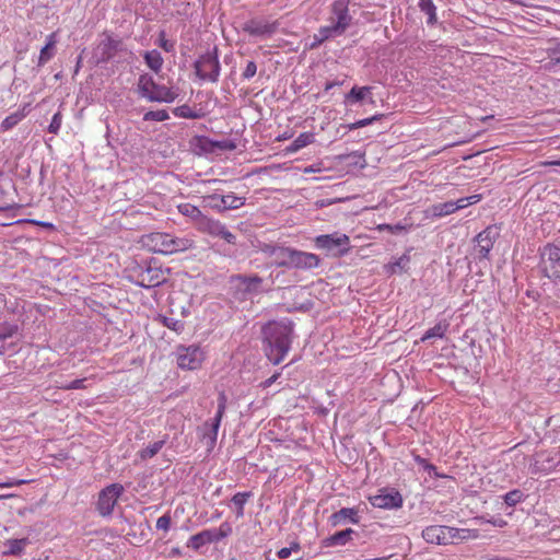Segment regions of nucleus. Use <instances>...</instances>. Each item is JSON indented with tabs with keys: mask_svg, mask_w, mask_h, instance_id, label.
Listing matches in <instances>:
<instances>
[{
	"mask_svg": "<svg viewBox=\"0 0 560 560\" xmlns=\"http://www.w3.org/2000/svg\"><path fill=\"white\" fill-rule=\"evenodd\" d=\"M218 404L228 405V397L224 392H221L218 396Z\"/></svg>",
	"mask_w": 560,
	"mask_h": 560,
	"instance_id": "59",
	"label": "nucleus"
},
{
	"mask_svg": "<svg viewBox=\"0 0 560 560\" xmlns=\"http://www.w3.org/2000/svg\"><path fill=\"white\" fill-rule=\"evenodd\" d=\"M279 28L278 21H269L262 18H254L246 21L242 30L252 37L267 38L272 36Z\"/></svg>",
	"mask_w": 560,
	"mask_h": 560,
	"instance_id": "10",
	"label": "nucleus"
},
{
	"mask_svg": "<svg viewBox=\"0 0 560 560\" xmlns=\"http://www.w3.org/2000/svg\"><path fill=\"white\" fill-rule=\"evenodd\" d=\"M477 248L480 258H488L490 250L493 247L494 240L491 236V228H488L480 232L476 236Z\"/></svg>",
	"mask_w": 560,
	"mask_h": 560,
	"instance_id": "20",
	"label": "nucleus"
},
{
	"mask_svg": "<svg viewBox=\"0 0 560 560\" xmlns=\"http://www.w3.org/2000/svg\"><path fill=\"white\" fill-rule=\"evenodd\" d=\"M329 524L334 527L343 526L347 524H355L359 522L358 509L342 508L334 512L329 518Z\"/></svg>",
	"mask_w": 560,
	"mask_h": 560,
	"instance_id": "17",
	"label": "nucleus"
},
{
	"mask_svg": "<svg viewBox=\"0 0 560 560\" xmlns=\"http://www.w3.org/2000/svg\"><path fill=\"white\" fill-rule=\"evenodd\" d=\"M315 245L319 249L332 253L335 256H343L350 250V238L346 234H323L315 237Z\"/></svg>",
	"mask_w": 560,
	"mask_h": 560,
	"instance_id": "6",
	"label": "nucleus"
},
{
	"mask_svg": "<svg viewBox=\"0 0 560 560\" xmlns=\"http://www.w3.org/2000/svg\"><path fill=\"white\" fill-rule=\"evenodd\" d=\"M292 258L290 268L296 269H313L318 267L320 262L317 255L298 249L292 254Z\"/></svg>",
	"mask_w": 560,
	"mask_h": 560,
	"instance_id": "18",
	"label": "nucleus"
},
{
	"mask_svg": "<svg viewBox=\"0 0 560 560\" xmlns=\"http://www.w3.org/2000/svg\"><path fill=\"white\" fill-rule=\"evenodd\" d=\"M221 205H214V210L222 212L229 209H238L245 203V198L238 197L233 192L228 195H222Z\"/></svg>",
	"mask_w": 560,
	"mask_h": 560,
	"instance_id": "22",
	"label": "nucleus"
},
{
	"mask_svg": "<svg viewBox=\"0 0 560 560\" xmlns=\"http://www.w3.org/2000/svg\"><path fill=\"white\" fill-rule=\"evenodd\" d=\"M175 357L176 364L180 370L196 371L202 366L206 352L199 345H179L176 347Z\"/></svg>",
	"mask_w": 560,
	"mask_h": 560,
	"instance_id": "4",
	"label": "nucleus"
},
{
	"mask_svg": "<svg viewBox=\"0 0 560 560\" xmlns=\"http://www.w3.org/2000/svg\"><path fill=\"white\" fill-rule=\"evenodd\" d=\"M315 141V136L313 132H302L296 139L287 148L288 153H295L301 149L312 144Z\"/></svg>",
	"mask_w": 560,
	"mask_h": 560,
	"instance_id": "25",
	"label": "nucleus"
},
{
	"mask_svg": "<svg viewBox=\"0 0 560 560\" xmlns=\"http://www.w3.org/2000/svg\"><path fill=\"white\" fill-rule=\"evenodd\" d=\"M171 516L168 514H164L162 516H160L156 521V528L158 529H163V530H168L170 526H171Z\"/></svg>",
	"mask_w": 560,
	"mask_h": 560,
	"instance_id": "49",
	"label": "nucleus"
},
{
	"mask_svg": "<svg viewBox=\"0 0 560 560\" xmlns=\"http://www.w3.org/2000/svg\"><path fill=\"white\" fill-rule=\"evenodd\" d=\"M383 117V114H378V115H374L370 118H364V119H360V120H357L354 122H351L348 125V129L349 130H355V129H359V128H363L370 124H372L373 121L375 120H378Z\"/></svg>",
	"mask_w": 560,
	"mask_h": 560,
	"instance_id": "40",
	"label": "nucleus"
},
{
	"mask_svg": "<svg viewBox=\"0 0 560 560\" xmlns=\"http://www.w3.org/2000/svg\"><path fill=\"white\" fill-rule=\"evenodd\" d=\"M447 323H438L425 331V334L421 337V341H425L431 338H443L445 336V332L447 331Z\"/></svg>",
	"mask_w": 560,
	"mask_h": 560,
	"instance_id": "30",
	"label": "nucleus"
},
{
	"mask_svg": "<svg viewBox=\"0 0 560 560\" xmlns=\"http://www.w3.org/2000/svg\"><path fill=\"white\" fill-rule=\"evenodd\" d=\"M368 499L374 508L384 510L399 509L404 502L400 492H380L375 495H370Z\"/></svg>",
	"mask_w": 560,
	"mask_h": 560,
	"instance_id": "16",
	"label": "nucleus"
},
{
	"mask_svg": "<svg viewBox=\"0 0 560 560\" xmlns=\"http://www.w3.org/2000/svg\"><path fill=\"white\" fill-rule=\"evenodd\" d=\"M256 72H257V65L254 61H248L243 73H242V77L244 79H250L256 74Z\"/></svg>",
	"mask_w": 560,
	"mask_h": 560,
	"instance_id": "48",
	"label": "nucleus"
},
{
	"mask_svg": "<svg viewBox=\"0 0 560 560\" xmlns=\"http://www.w3.org/2000/svg\"><path fill=\"white\" fill-rule=\"evenodd\" d=\"M236 280L245 292H257L262 283V279L258 276H237Z\"/></svg>",
	"mask_w": 560,
	"mask_h": 560,
	"instance_id": "26",
	"label": "nucleus"
},
{
	"mask_svg": "<svg viewBox=\"0 0 560 560\" xmlns=\"http://www.w3.org/2000/svg\"><path fill=\"white\" fill-rule=\"evenodd\" d=\"M144 60H145L147 66L151 70H153L155 73H158L162 69L163 58L158 50L153 49V50L147 51L144 54Z\"/></svg>",
	"mask_w": 560,
	"mask_h": 560,
	"instance_id": "28",
	"label": "nucleus"
},
{
	"mask_svg": "<svg viewBox=\"0 0 560 560\" xmlns=\"http://www.w3.org/2000/svg\"><path fill=\"white\" fill-rule=\"evenodd\" d=\"M277 377H278V374H275V375H272L271 377H269V378L265 382V386H270L272 383H275V382H276Z\"/></svg>",
	"mask_w": 560,
	"mask_h": 560,
	"instance_id": "64",
	"label": "nucleus"
},
{
	"mask_svg": "<svg viewBox=\"0 0 560 560\" xmlns=\"http://www.w3.org/2000/svg\"><path fill=\"white\" fill-rule=\"evenodd\" d=\"M354 534L352 528H346L339 532H336L335 534L330 535L329 537H326L323 540V545L325 547H331V546H345L350 540H352V535Z\"/></svg>",
	"mask_w": 560,
	"mask_h": 560,
	"instance_id": "21",
	"label": "nucleus"
},
{
	"mask_svg": "<svg viewBox=\"0 0 560 560\" xmlns=\"http://www.w3.org/2000/svg\"><path fill=\"white\" fill-rule=\"evenodd\" d=\"M413 460L416 462L419 470H423V468H425V466L429 464V462L425 458L417 454H413Z\"/></svg>",
	"mask_w": 560,
	"mask_h": 560,
	"instance_id": "52",
	"label": "nucleus"
},
{
	"mask_svg": "<svg viewBox=\"0 0 560 560\" xmlns=\"http://www.w3.org/2000/svg\"><path fill=\"white\" fill-rule=\"evenodd\" d=\"M423 539L429 544L455 545L477 539L480 533L475 528H456L443 525H431L422 530Z\"/></svg>",
	"mask_w": 560,
	"mask_h": 560,
	"instance_id": "3",
	"label": "nucleus"
},
{
	"mask_svg": "<svg viewBox=\"0 0 560 560\" xmlns=\"http://www.w3.org/2000/svg\"><path fill=\"white\" fill-rule=\"evenodd\" d=\"M54 49L45 45L39 52L38 66L46 65L54 57Z\"/></svg>",
	"mask_w": 560,
	"mask_h": 560,
	"instance_id": "43",
	"label": "nucleus"
},
{
	"mask_svg": "<svg viewBox=\"0 0 560 560\" xmlns=\"http://www.w3.org/2000/svg\"><path fill=\"white\" fill-rule=\"evenodd\" d=\"M19 330L18 325L8 322L0 323V340L13 337Z\"/></svg>",
	"mask_w": 560,
	"mask_h": 560,
	"instance_id": "36",
	"label": "nucleus"
},
{
	"mask_svg": "<svg viewBox=\"0 0 560 560\" xmlns=\"http://www.w3.org/2000/svg\"><path fill=\"white\" fill-rule=\"evenodd\" d=\"M174 114L177 117L187 119H197L203 116V113L201 110H196L188 105L178 106L177 108H175Z\"/></svg>",
	"mask_w": 560,
	"mask_h": 560,
	"instance_id": "32",
	"label": "nucleus"
},
{
	"mask_svg": "<svg viewBox=\"0 0 560 560\" xmlns=\"http://www.w3.org/2000/svg\"><path fill=\"white\" fill-rule=\"evenodd\" d=\"M27 222L37 226H42L44 229L55 230V225L50 222H44L38 220H28Z\"/></svg>",
	"mask_w": 560,
	"mask_h": 560,
	"instance_id": "54",
	"label": "nucleus"
},
{
	"mask_svg": "<svg viewBox=\"0 0 560 560\" xmlns=\"http://www.w3.org/2000/svg\"><path fill=\"white\" fill-rule=\"evenodd\" d=\"M161 322L162 324L167 327L168 329L177 332V334H180L183 330H184V323L179 319H175V318H172V317H162L161 318Z\"/></svg>",
	"mask_w": 560,
	"mask_h": 560,
	"instance_id": "38",
	"label": "nucleus"
},
{
	"mask_svg": "<svg viewBox=\"0 0 560 560\" xmlns=\"http://www.w3.org/2000/svg\"><path fill=\"white\" fill-rule=\"evenodd\" d=\"M177 209H178V212L180 214H183L184 217H187L189 218L194 224H195V228L198 225V222H200V220L202 219V217L205 215L198 207L189 203V202H185V203H180L177 206Z\"/></svg>",
	"mask_w": 560,
	"mask_h": 560,
	"instance_id": "24",
	"label": "nucleus"
},
{
	"mask_svg": "<svg viewBox=\"0 0 560 560\" xmlns=\"http://www.w3.org/2000/svg\"><path fill=\"white\" fill-rule=\"evenodd\" d=\"M423 471L427 472L430 477H433V478H450L448 476L446 475H443V474H440L438 471V468L429 463L425 468H423Z\"/></svg>",
	"mask_w": 560,
	"mask_h": 560,
	"instance_id": "50",
	"label": "nucleus"
},
{
	"mask_svg": "<svg viewBox=\"0 0 560 560\" xmlns=\"http://www.w3.org/2000/svg\"><path fill=\"white\" fill-rule=\"evenodd\" d=\"M121 40L115 38L112 34L103 33V38L94 48L95 62L105 63L109 61L119 51Z\"/></svg>",
	"mask_w": 560,
	"mask_h": 560,
	"instance_id": "11",
	"label": "nucleus"
},
{
	"mask_svg": "<svg viewBox=\"0 0 560 560\" xmlns=\"http://www.w3.org/2000/svg\"><path fill=\"white\" fill-rule=\"evenodd\" d=\"M341 84H342V82H340V81H329V82H327V83L325 84V91H326V92H328V91H330L332 88H335V86H339V85H341Z\"/></svg>",
	"mask_w": 560,
	"mask_h": 560,
	"instance_id": "58",
	"label": "nucleus"
},
{
	"mask_svg": "<svg viewBox=\"0 0 560 560\" xmlns=\"http://www.w3.org/2000/svg\"><path fill=\"white\" fill-rule=\"evenodd\" d=\"M226 405L218 404V410L212 419V439H215L219 432V428L222 421V418L225 413Z\"/></svg>",
	"mask_w": 560,
	"mask_h": 560,
	"instance_id": "37",
	"label": "nucleus"
},
{
	"mask_svg": "<svg viewBox=\"0 0 560 560\" xmlns=\"http://www.w3.org/2000/svg\"><path fill=\"white\" fill-rule=\"evenodd\" d=\"M30 539L27 537L21 539H9L5 541V546H8V550L3 553L5 556H14L20 557L25 547L30 544Z\"/></svg>",
	"mask_w": 560,
	"mask_h": 560,
	"instance_id": "27",
	"label": "nucleus"
},
{
	"mask_svg": "<svg viewBox=\"0 0 560 560\" xmlns=\"http://www.w3.org/2000/svg\"><path fill=\"white\" fill-rule=\"evenodd\" d=\"M296 249L290 247H280L275 253L277 255L278 261L277 265L279 267H288L291 266L292 254L295 253Z\"/></svg>",
	"mask_w": 560,
	"mask_h": 560,
	"instance_id": "31",
	"label": "nucleus"
},
{
	"mask_svg": "<svg viewBox=\"0 0 560 560\" xmlns=\"http://www.w3.org/2000/svg\"><path fill=\"white\" fill-rule=\"evenodd\" d=\"M104 490H110V491L122 490V487L117 483H113V485L107 486Z\"/></svg>",
	"mask_w": 560,
	"mask_h": 560,
	"instance_id": "61",
	"label": "nucleus"
},
{
	"mask_svg": "<svg viewBox=\"0 0 560 560\" xmlns=\"http://www.w3.org/2000/svg\"><path fill=\"white\" fill-rule=\"evenodd\" d=\"M85 378L74 380L68 384H63L58 386V388L63 390H72V389H84L86 386L84 385Z\"/></svg>",
	"mask_w": 560,
	"mask_h": 560,
	"instance_id": "45",
	"label": "nucleus"
},
{
	"mask_svg": "<svg viewBox=\"0 0 560 560\" xmlns=\"http://www.w3.org/2000/svg\"><path fill=\"white\" fill-rule=\"evenodd\" d=\"M371 86H353L346 95V102L350 104L361 102L368 94L371 93Z\"/></svg>",
	"mask_w": 560,
	"mask_h": 560,
	"instance_id": "29",
	"label": "nucleus"
},
{
	"mask_svg": "<svg viewBox=\"0 0 560 560\" xmlns=\"http://www.w3.org/2000/svg\"><path fill=\"white\" fill-rule=\"evenodd\" d=\"M138 89L142 97L151 102L171 103L176 98V93L166 86L158 85L153 78L142 74L138 81Z\"/></svg>",
	"mask_w": 560,
	"mask_h": 560,
	"instance_id": "5",
	"label": "nucleus"
},
{
	"mask_svg": "<svg viewBox=\"0 0 560 560\" xmlns=\"http://www.w3.org/2000/svg\"><path fill=\"white\" fill-rule=\"evenodd\" d=\"M203 433L202 438L207 440V444L209 446V450H212L217 443L218 435L215 439H212V421L211 422H205L202 427Z\"/></svg>",
	"mask_w": 560,
	"mask_h": 560,
	"instance_id": "39",
	"label": "nucleus"
},
{
	"mask_svg": "<svg viewBox=\"0 0 560 560\" xmlns=\"http://www.w3.org/2000/svg\"><path fill=\"white\" fill-rule=\"evenodd\" d=\"M523 492H506L504 500L509 505H514L521 501Z\"/></svg>",
	"mask_w": 560,
	"mask_h": 560,
	"instance_id": "51",
	"label": "nucleus"
},
{
	"mask_svg": "<svg viewBox=\"0 0 560 560\" xmlns=\"http://www.w3.org/2000/svg\"><path fill=\"white\" fill-rule=\"evenodd\" d=\"M221 199H222V196L220 195H208V196H203L202 197V203L203 206L206 207H210L211 209H214V205L213 203H217V205H221Z\"/></svg>",
	"mask_w": 560,
	"mask_h": 560,
	"instance_id": "46",
	"label": "nucleus"
},
{
	"mask_svg": "<svg viewBox=\"0 0 560 560\" xmlns=\"http://www.w3.org/2000/svg\"><path fill=\"white\" fill-rule=\"evenodd\" d=\"M419 7L421 11L428 14V23L434 24L436 22V8L433 3V0H420Z\"/></svg>",
	"mask_w": 560,
	"mask_h": 560,
	"instance_id": "35",
	"label": "nucleus"
},
{
	"mask_svg": "<svg viewBox=\"0 0 560 560\" xmlns=\"http://www.w3.org/2000/svg\"><path fill=\"white\" fill-rule=\"evenodd\" d=\"M61 125H62V115L60 112H57L52 118H51V121L48 126V131L50 133H54V135H58L59 133V130L61 128Z\"/></svg>",
	"mask_w": 560,
	"mask_h": 560,
	"instance_id": "41",
	"label": "nucleus"
},
{
	"mask_svg": "<svg viewBox=\"0 0 560 560\" xmlns=\"http://www.w3.org/2000/svg\"><path fill=\"white\" fill-rule=\"evenodd\" d=\"M196 229L201 233L221 237L229 244H234L236 241V236L231 233L223 223L207 215L202 217Z\"/></svg>",
	"mask_w": 560,
	"mask_h": 560,
	"instance_id": "12",
	"label": "nucleus"
},
{
	"mask_svg": "<svg viewBox=\"0 0 560 560\" xmlns=\"http://www.w3.org/2000/svg\"><path fill=\"white\" fill-rule=\"evenodd\" d=\"M267 347L266 355L273 364L283 361L290 349L292 327L289 323L270 322L262 329Z\"/></svg>",
	"mask_w": 560,
	"mask_h": 560,
	"instance_id": "1",
	"label": "nucleus"
},
{
	"mask_svg": "<svg viewBox=\"0 0 560 560\" xmlns=\"http://www.w3.org/2000/svg\"><path fill=\"white\" fill-rule=\"evenodd\" d=\"M540 267L542 273L549 279L560 278V248L547 244L540 252Z\"/></svg>",
	"mask_w": 560,
	"mask_h": 560,
	"instance_id": "7",
	"label": "nucleus"
},
{
	"mask_svg": "<svg viewBox=\"0 0 560 560\" xmlns=\"http://www.w3.org/2000/svg\"><path fill=\"white\" fill-rule=\"evenodd\" d=\"M170 269H162L160 266H148L137 273V283L143 288H154L167 280Z\"/></svg>",
	"mask_w": 560,
	"mask_h": 560,
	"instance_id": "13",
	"label": "nucleus"
},
{
	"mask_svg": "<svg viewBox=\"0 0 560 560\" xmlns=\"http://www.w3.org/2000/svg\"><path fill=\"white\" fill-rule=\"evenodd\" d=\"M324 42H325V39L323 37H320V35L318 33H316L314 35V42L310 45V48L314 49V48L320 46Z\"/></svg>",
	"mask_w": 560,
	"mask_h": 560,
	"instance_id": "55",
	"label": "nucleus"
},
{
	"mask_svg": "<svg viewBox=\"0 0 560 560\" xmlns=\"http://www.w3.org/2000/svg\"><path fill=\"white\" fill-rule=\"evenodd\" d=\"M481 200V195H472L466 198H460L456 201H446L438 203L432 207V212L435 217H445L454 213L459 209H464L469 205L477 203Z\"/></svg>",
	"mask_w": 560,
	"mask_h": 560,
	"instance_id": "15",
	"label": "nucleus"
},
{
	"mask_svg": "<svg viewBox=\"0 0 560 560\" xmlns=\"http://www.w3.org/2000/svg\"><path fill=\"white\" fill-rule=\"evenodd\" d=\"M213 148H218L220 150H228L232 151L236 148L235 143L231 140H222V141H215L211 143Z\"/></svg>",
	"mask_w": 560,
	"mask_h": 560,
	"instance_id": "47",
	"label": "nucleus"
},
{
	"mask_svg": "<svg viewBox=\"0 0 560 560\" xmlns=\"http://www.w3.org/2000/svg\"><path fill=\"white\" fill-rule=\"evenodd\" d=\"M317 33L325 40H327V39H329V38H331L334 36H339L340 35V34H337V31H335V25L334 24L319 27Z\"/></svg>",
	"mask_w": 560,
	"mask_h": 560,
	"instance_id": "44",
	"label": "nucleus"
},
{
	"mask_svg": "<svg viewBox=\"0 0 560 560\" xmlns=\"http://www.w3.org/2000/svg\"><path fill=\"white\" fill-rule=\"evenodd\" d=\"M121 492H98L96 510L102 516H109Z\"/></svg>",
	"mask_w": 560,
	"mask_h": 560,
	"instance_id": "19",
	"label": "nucleus"
},
{
	"mask_svg": "<svg viewBox=\"0 0 560 560\" xmlns=\"http://www.w3.org/2000/svg\"><path fill=\"white\" fill-rule=\"evenodd\" d=\"M28 105H24L21 109L7 116L1 122V129L7 131L15 127L28 114Z\"/></svg>",
	"mask_w": 560,
	"mask_h": 560,
	"instance_id": "23",
	"label": "nucleus"
},
{
	"mask_svg": "<svg viewBox=\"0 0 560 560\" xmlns=\"http://www.w3.org/2000/svg\"><path fill=\"white\" fill-rule=\"evenodd\" d=\"M164 444H165V440H161V441H156V442L148 445L145 448H143L139 452V457L142 460L152 458L161 451V448L164 446Z\"/></svg>",
	"mask_w": 560,
	"mask_h": 560,
	"instance_id": "33",
	"label": "nucleus"
},
{
	"mask_svg": "<svg viewBox=\"0 0 560 560\" xmlns=\"http://www.w3.org/2000/svg\"><path fill=\"white\" fill-rule=\"evenodd\" d=\"M290 555H291V551H290L289 547H288V548H287V547L281 548V549L278 551V553H277V556H278L280 559H287V558H289V557H290Z\"/></svg>",
	"mask_w": 560,
	"mask_h": 560,
	"instance_id": "56",
	"label": "nucleus"
},
{
	"mask_svg": "<svg viewBox=\"0 0 560 560\" xmlns=\"http://www.w3.org/2000/svg\"><path fill=\"white\" fill-rule=\"evenodd\" d=\"M232 533V527L229 523H222L219 528L205 529L190 537L187 546L198 550L202 546L217 542Z\"/></svg>",
	"mask_w": 560,
	"mask_h": 560,
	"instance_id": "8",
	"label": "nucleus"
},
{
	"mask_svg": "<svg viewBox=\"0 0 560 560\" xmlns=\"http://www.w3.org/2000/svg\"><path fill=\"white\" fill-rule=\"evenodd\" d=\"M141 244L152 253L173 255L194 247V241L188 237H177L166 232H152L141 237Z\"/></svg>",
	"mask_w": 560,
	"mask_h": 560,
	"instance_id": "2",
	"label": "nucleus"
},
{
	"mask_svg": "<svg viewBox=\"0 0 560 560\" xmlns=\"http://www.w3.org/2000/svg\"><path fill=\"white\" fill-rule=\"evenodd\" d=\"M24 481L23 480H20L18 482H3V483H0V487H13V486H20L22 485Z\"/></svg>",
	"mask_w": 560,
	"mask_h": 560,
	"instance_id": "62",
	"label": "nucleus"
},
{
	"mask_svg": "<svg viewBox=\"0 0 560 560\" xmlns=\"http://www.w3.org/2000/svg\"><path fill=\"white\" fill-rule=\"evenodd\" d=\"M217 51V49L214 50ZM196 73L202 80L218 81L220 74V62L215 52H207L196 61Z\"/></svg>",
	"mask_w": 560,
	"mask_h": 560,
	"instance_id": "9",
	"label": "nucleus"
},
{
	"mask_svg": "<svg viewBox=\"0 0 560 560\" xmlns=\"http://www.w3.org/2000/svg\"><path fill=\"white\" fill-rule=\"evenodd\" d=\"M57 32H52L51 34L47 35L46 37V46L51 47L55 49V46L57 44Z\"/></svg>",
	"mask_w": 560,
	"mask_h": 560,
	"instance_id": "53",
	"label": "nucleus"
},
{
	"mask_svg": "<svg viewBox=\"0 0 560 560\" xmlns=\"http://www.w3.org/2000/svg\"><path fill=\"white\" fill-rule=\"evenodd\" d=\"M493 526L498 527H504L506 525V522L503 518H492L489 521Z\"/></svg>",
	"mask_w": 560,
	"mask_h": 560,
	"instance_id": "57",
	"label": "nucleus"
},
{
	"mask_svg": "<svg viewBox=\"0 0 560 560\" xmlns=\"http://www.w3.org/2000/svg\"><path fill=\"white\" fill-rule=\"evenodd\" d=\"M300 548H301V547H300V544H299V542H296V541L291 542V545H290V547H289V549H290V551H291V552H292V551H298V550H300Z\"/></svg>",
	"mask_w": 560,
	"mask_h": 560,
	"instance_id": "63",
	"label": "nucleus"
},
{
	"mask_svg": "<svg viewBox=\"0 0 560 560\" xmlns=\"http://www.w3.org/2000/svg\"><path fill=\"white\" fill-rule=\"evenodd\" d=\"M330 11V21L335 25V31H337V34H343L351 24L349 0H335L331 3Z\"/></svg>",
	"mask_w": 560,
	"mask_h": 560,
	"instance_id": "14",
	"label": "nucleus"
},
{
	"mask_svg": "<svg viewBox=\"0 0 560 560\" xmlns=\"http://www.w3.org/2000/svg\"><path fill=\"white\" fill-rule=\"evenodd\" d=\"M541 165L542 166H551V165L560 166V160L541 162Z\"/></svg>",
	"mask_w": 560,
	"mask_h": 560,
	"instance_id": "60",
	"label": "nucleus"
},
{
	"mask_svg": "<svg viewBox=\"0 0 560 560\" xmlns=\"http://www.w3.org/2000/svg\"><path fill=\"white\" fill-rule=\"evenodd\" d=\"M144 119H145V120L163 121V120L168 119V114H167V112H166V110H164V109H160V110H151V112H148V113L144 115Z\"/></svg>",
	"mask_w": 560,
	"mask_h": 560,
	"instance_id": "42",
	"label": "nucleus"
},
{
	"mask_svg": "<svg viewBox=\"0 0 560 560\" xmlns=\"http://www.w3.org/2000/svg\"><path fill=\"white\" fill-rule=\"evenodd\" d=\"M252 492H236L232 498V503L236 506L235 514L237 517H242L244 515V504L247 502Z\"/></svg>",
	"mask_w": 560,
	"mask_h": 560,
	"instance_id": "34",
	"label": "nucleus"
}]
</instances>
